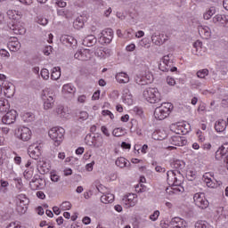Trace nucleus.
<instances>
[{"mask_svg": "<svg viewBox=\"0 0 228 228\" xmlns=\"http://www.w3.org/2000/svg\"><path fill=\"white\" fill-rule=\"evenodd\" d=\"M24 178L29 181L33 177V167L27 168L23 173Z\"/></svg>", "mask_w": 228, "mask_h": 228, "instance_id": "44", "label": "nucleus"}, {"mask_svg": "<svg viewBox=\"0 0 228 228\" xmlns=\"http://www.w3.org/2000/svg\"><path fill=\"white\" fill-rule=\"evenodd\" d=\"M101 35V38H102L105 44H110L111 40H113V29L111 28L102 30Z\"/></svg>", "mask_w": 228, "mask_h": 228, "instance_id": "17", "label": "nucleus"}, {"mask_svg": "<svg viewBox=\"0 0 228 228\" xmlns=\"http://www.w3.org/2000/svg\"><path fill=\"white\" fill-rule=\"evenodd\" d=\"M224 156H225V154H224L220 149H218L216 151V159L217 161H220L222 160V159L224 158Z\"/></svg>", "mask_w": 228, "mask_h": 228, "instance_id": "52", "label": "nucleus"}, {"mask_svg": "<svg viewBox=\"0 0 228 228\" xmlns=\"http://www.w3.org/2000/svg\"><path fill=\"white\" fill-rule=\"evenodd\" d=\"M139 45H141V47H144L145 49H149V47H151V42L149 41V38L145 37L139 42Z\"/></svg>", "mask_w": 228, "mask_h": 228, "instance_id": "46", "label": "nucleus"}, {"mask_svg": "<svg viewBox=\"0 0 228 228\" xmlns=\"http://www.w3.org/2000/svg\"><path fill=\"white\" fill-rule=\"evenodd\" d=\"M16 136L23 142H28V140H31V130L28 127L21 126L18 128Z\"/></svg>", "mask_w": 228, "mask_h": 228, "instance_id": "8", "label": "nucleus"}, {"mask_svg": "<svg viewBox=\"0 0 228 228\" xmlns=\"http://www.w3.org/2000/svg\"><path fill=\"white\" fill-rule=\"evenodd\" d=\"M198 31L201 38H205V40L211 38V28L209 27L200 25L198 27Z\"/></svg>", "mask_w": 228, "mask_h": 228, "instance_id": "16", "label": "nucleus"}, {"mask_svg": "<svg viewBox=\"0 0 228 228\" xmlns=\"http://www.w3.org/2000/svg\"><path fill=\"white\" fill-rule=\"evenodd\" d=\"M195 228H211V225L206 221H198L195 224Z\"/></svg>", "mask_w": 228, "mask_h": 228, "instance_id": "43", "label": "nucleus"}, {"mask_svg": "<svg viewBox=\"0 0 228 228\" xmlns=\"http://www.w3.org/2000/svg\"><path fill=\"white\" fill-rule=\"evenodd\" d=\"M28 154L32 159H38L42 154V150H40V146L32 144L28 147Z\"/></svg>", "mask_w": 228, "mask_h": 228, "instance_id": "12", "label": "nucleus"}, {"mask_svg": "<svg viewBox=\"0 0 228 228\" xmlns=\"http://www.w3.org/2000/svg\"><path fill=\"white\" fill-rule=\"evenodd\" d=\"M116 80L120 84L129 83V75L126 72H119L116 74Z\"/></svg>", "mask_w": 228, "mask_h": 228, "instance_id": "25", "label": "nucleus"}, {"mask_svg": "<svg viewBox=\"0 0 228 228\" xmlns=\"http://www.w3.org/2000/svg\"><path fill=\"white\" fill-rule=\"evenodd\" d=\"M15 120H17V110H9L2 118L3 124H6L7 126H10V124H14Z\"/></svg>", "mask_w": 228, "mask_h": 228, "instance_id": "10", "label": "nucleus"}, {"mask_svg": "<svg viewBox=\"0 0 228 228\" xmlns=\"http://www.w3.org/2000/svg\"><path fill=\"white\" fill-rule=\"evenodd\" d=\"M69 11H66L65 9H59L57 10V15L61 17H65L66 19H69Z\"/></svg>", "mask_w": 228, "mask_h": 228, "instance_id": "48", "label": "nucleus"}, {"mask_svg": "<svg viewBox=\"0 0 228 228\" xmlns=\"http://www.w3.org/2000/svg\"><path fill=\"white\" fill-rule=\"evenodd\" d=\"M91 143L92 144L90 145H94L96 149H99L100 147H102V145H104V138L102 134H97L93 137Z\"/></svg>", "mask_w": 228, "mask_h": 228, "instance_id": "22", "label": "nucleus"}, {"mask_svg": "<svg viewBox=\"0 0 228 228\" xmlns=\"http://www.w3.org/2000/svg\"><path fill=\"white\" fill-rule=\"evenodd\" d=\"M36 22H37V24H40L41 26H47V24H49V20H47V18H44V16L39 15L36 18Z\"/></svg>", "mask_w": 228, "mask_h": 228, "instance_id": "41", "label": "nucleus"}, {"mask_svg": "<svg viewBox=\"0 0 228 228\" xmlns=\"http://www.w3.org/2000/svg\"><path fill=\"white\" fill-rule=\"evenodd\" d=\"M123 97V102L125 104H127L128 106H132L134 101H133V94H126V96Z\"/></svg>", "mask_w": 228, "mask_h": 228, "instance_id": "45", "label": "nucleus"}, {"mask_svg": "<svg viewBox=\"0 0 228 228\" xmlns=\"http://www.w3.org/2000/svg\"><path fill=\"white\" fill-rule=\"evenodd\" d=\"M212 22L216 26H221L223 28H228V15L225 14H216L213 17Z\"/></svg>", "mask_w": 228, "mask_h": 228, "instance_id": "9", "label": "nucleus"}, {"mask_svg": "<svg viewBox=\"0 0 228 228\" xmlns=\"http://www.w3.org/2000/svg\"><path fill=\"white\" fill-rule=\"evenodd\" d=\"M44 184H45V181L42 179L40 175H35L32 180L29 182V187L31 190H41L44 188Z\"/></svg>", "mask_w": 228, "mask_h": 228, "instance_id": "7", "label": "nucleus"}, {"mask_svg": "<svg viewBox=\"0 0 228 228\" xmlns=\"http://www.w3.org/2000/svg\"><path fill=\"white\" fill-rule=\"evenodd\" d=\"M56 113L61 118H69V113L64 106L59 105L56 109Z\"/></svg>", "mask_w": 228, "mask_h": 228, "instance_id": "30", "label": "nucleus"}, {"mask_svg": "<svg viewBox=\"0 0 228 228\" xmlns=\"http://www.w3.org/2000/svg\"><path fill=\"white\" fill-rule=\"evenodd\" d=\"M159 216V210H156L152 215L150 216V220H152V222H156Z\"/></svg>", "mask_w": 228, "mask_h": 228, "instance_id": "53", "label": "nucleus"}, {"mask_svg": "<svg viewBox=\"0 0 228 228\" xmlns=\"http://www.w3.org/2000/svg\"><path fill=\"white\" fill-rule=\"evenodd\" d=\"M215 129L216 133H224L225 129H227V123L224 121V119H220L216 122L215 124Z\"/></svg>", "mask_w": 228, "mask_h": 228, "instance_id": "26", "label": "nucleus"}, {"mask_svg": "<svg viewBox=\"0 0 228 228\" xmlns=\"http://www.w3.org/2000/svg\"><path fill=\"white\" fill-rule=\"evenodd\" d=\"M74 58L76 60H80L81 61H86L88 57L86 56V50H78L75 54Z\"/></svg>", "mask_w": 228, "mask_h": 228, "instance_id": "31", "label": "nucleus"}, {"mask_svg": "<svg viewBox=\"0 0 228 228\" xmlns=\"http://www.w3.org/2000/svg\"><path fill=\"white\" fill-rule=\"evenodd\" d=\"M42 99L44 101V110H52V108L54 106V98L49 94H43Z\"/></svg>", "mask_w": 228, "mask_h": 228, "instance_id": "15", "label": "nucleus"}, {"mask_svg": "<svg viewBox=\"0 0 228 228\" xmlns=\"http://www.w3.org/2000/svg\"><path fill=\"white\" fill-rule=\"evenodd\" d=\"M23 122H33L35 120V114L31 112H26L22 115Z\"/></svg>", "mask_w": 228, "mask_h": 228, "instance_id": "39", "label": "nucleus"}, {"mask_svg": "<svg viewBox=\"0 0 228 228\" xmlns=\"http://www.w3.org/2000/svg\"><path fill=\"white\" fill-rule=\"evenodd\" d=\"M134 82L136 83V85H140L141 86H143L145 85H149L147 83V81L145 80V78L142 77V75H137L134 77Z\"/></svg>", "mask_w": 228, "mask_h": 228, "instance_id": "40", "label": "nucleus"}, {"mask_svg": "<svg viewBox=\"0 0 228 228\" xmlns=\"http://www.w3.org/2000/svg\"><path fill=\"white\" fill-rule=\"evenodd\" d=\"M207 76H209V69H200L197 72V77H200V79H204Z\"/></svg>", "mask_w": 228, "mask_h": 228, "instance_id": "42", "label": "nucleus"}, {"mask_svg": "<svg viewBox=\"0 0 228 228\" xmlns=\"http://www.w3.org/2000/svg\"><path fill=\"white\" fill-rule=\"evenodd\" d=\"M41 77H43V79H49V69H43L41 70Z\"/></svg>", "mask_w": 228, "mask_h": 228, "instance_id": "51", "label": "nucleus"}, {"mask_svg": "<svg viewBox=\"0 0 228 228\" xmlns=\"http://www.w3.org/2000/svg\"><path fill=\"white\" fill-rule=\"evenodd\" d=\"M88 118V112L86 111H80L79 113V120H87Z\"/></svg>", "mask_w": 228, "mask_h": 228, "instance_id": "55", "label": "nucleus"}, {"mask_svg": "<svg viewBox=\"0 0 228 228\" xmlns=\"http://www.w3.org/2000/svg\"><path fill=\"white\" fill-rule=\"evenodd\" d=\"M50 177H51V181H53V183H58V181H60V175H58L54 173H52Z\"/></svg>", "mask_w": 228, "mask_h": 228, "instance_id": "60", "label": "nucleus"}, {"mask_svg": "<svg viewBox=\"0 0 228 228\" xmlns=\"http://www.w3.org/2000/svg\"><path fill=\"white\" fill-rule=\"evenodd\" d=\"M215 13H216V9L215 7H210L204 14H203V18L205 19V20H209V19H211Z\"/></svg>", "mask_w": 228, "mask_h": 228, "instance_id": "38", "label": "nucleus"}, {"mask_svg": "<svg viewBox=\"0 0 228 228\" xmlns=\"http://www.w3.org/2000/svg\"><path fill=\"white\" fill-rule=\"evenodd\" d=\"M85 26V20L83 16L77 17L73 22V28L75 29H81Z\"/></svg>", "mask_w": 228, "mask_h": 228, "instance_id": "33", "label": "nucleus"}, {"mask_svg": "<svg viewBox=\"0 0 228 228\" xmlns=\"http://www.w3.org/2000/svg\"><path fill=\"white\" fill-rule=\"evenodd\" d=\"M13 181L17 190H22V178H14Z\"/></svg>", "mask_w": 228, "mask_h": 228, "instance_id": "49", "label": "nucleus"}, {"mask_svg": "<svg viewBox=\"0 0 228 228\" xmlns=\"http://www.w3.org/2000/svg\"><path fill=\"white\" fill-rule=\"evenodd\" d=\"M0 56H2V58H10V53L5 49H0Z\"/></svg>", "mask_w": 228, "mask_h": 228, "instance_id": "56", "label": "nucleus"}, {"mask_svg": "<svg viewBox=\"0 0 228 228\" xmlns=\"http://www.w3.org/2000/svg\"><path fill=\"white\" fill-rule=\"evenodd\" d=\"M61 69H60V67H55L53 68L52 69V75H51V78L53 81H58V79H60L61 76Z\"/></svg>", "mask_w": 228, "mask_h": 228, "instance_id": "35", "label": "nucleus"}, {"mask_svg": "<svg viewBox=\"0 0 228 228\" xmlns=\"http://www.w3.org/2000/svg\"><path fill=\"white\" fill-rule=\"evenodd\" d=\"M6 228H20V224L19 222H12Z\"/></svg>", "mask_w": 228, "mask_h": 228, "instance_id": "62", "label": "nucleus"}, {"mask_svg": "<svg viewBox=\"0 0 228 228\" xmlns=\"http://www.w3.org/2000/svg\"><path fill=\"white\" fill-rule=\"evenodd\" d=\"M56 4L59 6V8H65V6H67V2L63 0H57Z\"/></svg>", "mask_w": 228, "mask_h": 228, "instance_id": "64", "label": "nucleus"}, {"mask_svg": "<svg viewBox=\"0 0 228 228\" xmlns=\"http://www.w3.org/2000/svg\"><path fill=\"white\" fill-rule=\"evenodd\" d=\"M70 208H72V204H70V202L69 201L62 202L61 208L63 209V211H69Z\"/></svg>", "mask_w": 228, "mask_h": 228, "instance_id": "50", "label": "nucleus"}, {"mask_svg": "<svg viewBox=\"0 0 228 228\" xmlns=\"http://www.w3.org/2000/svg\"><path fill=\"white\" fill-rule=\"evenodd\" d=\"M172 165H173V168H175V170H173V172L177 174V170H178V172H181V170H183V168L184 167V162H183L179 159H175L173 161Z\"/></svg>", "mask_w": 228, "mask_h": 228, "instance_id": "34", "label": "nucleus"}, {"mask_svg": "<svg viewBox=\"0 0 228 228\" xmlns=\"http://www.w3.org/2000/svg\"><path fill=\"white\" fill-rule=\"evenodd\" d=\"M172 103L164 102L161 106L157 107L154 111V117L157 120H165L171 113Z\"/></svg>", "mask_w": 228, "mask_h": 228, "instance_id": "3", "label": "nucleus"}, {"mask_svg": "<svg viewBox=\"0 0 228 228\" xmlns=\"http://www.w3.org/2000/svg\"><path fill=\"white\" fill-rule=\"evenodd\" d=\"M172 127H173V133L176 134H183L184 133L183 131L184 126H183V123L173 124Z\"/></svg>", "mask_w": 228, "mask_h": 228, "instance_id": "36", "label": "nucleus"}, {"mask_svg": "<svg viewBox=\"0 0 228 228\" xmlns=\"http://www.w3.org/2000/svg\"><path fill=\"white\" fill-rule=\"evenodd\" d=\"M171 54L165 55L159 65V70L162 72H172V61H170Z\"/></svg>", "mask_w": 228, "mask_h": 228, "instance_id": "6", "label": "nucleus"}, {"mask_svg": "<svg viewBox=\"0 0 228 228\" xmlns=\"http://www.w3.org/2000/svg\"><path fill=\"white\" fill-rule=\"evenodd\" d=\"M101 131L105 136H110V131L108 130V127H106V126H102L101 127Z\"/></svg>", "mask_w": 228, "mask_h": 228, "instance_id": "63", "label": "nucleus"}, {"mask_svg": "<svg viewBox=\"0 0 228 228\" xmlns=\"http://www.w3.org/2000/svg\"><path fill=\"white\" fill-rule=\"evenodd\" d=\"M8 28L12 29L15 35H26V28L19 23H9Z\"/></svg>", "mask_w": 228, "mask_h": 228, "instance_id": "14", "label": "nucleus"}, {"mask_svg": "<svg viewBox=\"0 0 228 228\" xmlns=\"http://www.w3.org/2000/svg\"><path fill=\"white\" fill-rule=\"evenodd\" d=\"M135 49L136 45L134 44H130L126 47V51H127L128 53H133V51H134Z\"/></svg>", "mask_w": 228, "mask_h": 228, "instance_id": "61", "label": "nucleus"}, {"mask_svg": "<svg viewBox=\"0 0 228 228\" xmlns=\"http://www.w3.org/2000/svg\"><path fill=\"white\" fill-rule=\"evenodd\" d=\"M151 42L155 44V45H163L164 42H167V38L162 34L154 33L151 35Z\"/></svg>", "mask_w": 228, "mask_h": 228, "instance_id": "20", "label": "nucleus"}, {"mask_svg": "<svg viewBox=\"0 0 228 228\" xmlns=\"http://www.w3.org/2000/svg\"><path fill=\"white\" fill-rule=\"evenodd\" d=\"M172 227L173 228H185L184 220L181 217H175L172 219Z\"/></svg>", "mask_w": 228, "mask_h": 228, "instance_id": "28", "label": "nucleus"}, {"mask_svg": "<svg viewBox=\"0 0 228 228\" xmlns=\"http://www.w3.org/2000/svg\"><path fill=\"white\" fill-rule=\"evenodd\" d=\"M113 200H115V195L111 193L103 194L101 197V202H102L103 204H111Z\"/></svg>", "mask_w": 228, "mask_h": 228, "instance_id": "29", "label": "nucleus"}, {"mask_svg": "<svg viewBox=\"0 0 228 228\" xmlns=\"http://www.w3.org/2000/svg\"><path fill=\"white\" fill-rule=\"evenodd\" d=\"M62 93L64 95H74L76 94V86L72 84H66L62 86Z\"/></svg>", "mask_w": 228, "mask_h": 228, "instance_id": "24", "label": "nucleus"}, {"mask_svg": "<svg viewBox=\"0 0 228 228\" xmlns=\"http://www.w3.org/2000/svg\"><path fill=\"white\" fill-rule=\"evenodd\" d=\"M122 129L121 128H115L113 131H112V134L113 136H116V137H120L122 136Z\"/></svg>", "mask_w": 228, "mask_h": 228, "instance_id": "58", "label": "nucleus"}, {"mask_svg": "<svg viewBox=\"0 0 228 228\" xmlns=\"http://www.w3.org/2000/svg\"><path fill=\"white\" fill-rule=\"evenodd\" d=\"M23 203H18L16 211L19 215H24L28 211V204H29V200H22Z\"/></svg>", "mask_w": 228, "mask_h": 228, "instance_id": "23", "label": "nucleus"}, {"mask_svg": "<svg viewBox=\"0 0 228 228\" xmlns=\"http://www.w3.org/2000/svg\"><path fill=\"white\" fill-rule=\"evenodd\" d=\"M122 203L125 204L126 208H134L136 206V194H127L123 197Z\"/></svg>", "mask_w": 228, "mask_h": 228, "instance_id": "13", "label": "nucleus"}, {"mask_svg": "<svg viewBox=\"0 0 228 228\" xmlns=\"http://www.w3.org/2000/svg\"><path fill=\"white\" fill-rule=\"evenodd\" d=\"M193 200L194 204L200 209H206L209 206V202L206 200L204 193H195Z\"/></svg>", "mask_w": 228, "mask_h": 228, "instance_id": "5", "label": "nucleus"}, {"mask_svg": "<svg viewBox=\"0 0 228 228\" xmlns=\"http://www.w3.org/2000/svg\"><path fill=\"white\" fill-rule=\"evenodd\" d=\"M49 137L54 142L55 147H58L65 136V129L63 127H53L48 132Z\"/></svg>", "mask_w": 228, "mask_h": 228, "instance_id": "4", "label": "nucleus"}, {"mask_svg": "<svg viewBox=\"0 0 228 228\" xmlns=\"http://www.w3.org/2000/svg\"><path fill=\"white\" fill-rule=\"evenodd\" d=\"M43 53L45 56H49V54L53 53V46L51 45L45 46V49L43 50Z\"/></svg>", "mask_w": 228, "mask_h": 228, "instance_id": "54", "label": "nucleus"}, {"mask_svg": "<svg viewBox=\"0 0 228 228\" xmlns=\"http://www.w3.org/2000/svg\"><path fill=\"white\" fill-rule=\"evenodd\" d=\"M61 42L63 44V45H67L68 47H72V49H75L77 47V40L74 38L72 36L64 35L61 37Z\"/></svg>", "mask_w": 228, "mask_h": 228, "instance_id": "11", "label": "nucleus"}, {"mask_svg": "<svg viewBox=\"0 0 228 228\" xmlns=\"http://www.w3.org/2000/svg\"><path fill=\"white\" fill-rule=\"evenodd\" d=\"M204 182L206 183L208 188H217L218 182L213 181V179H208V175H203Z\"/></svg>", "mask_w": 228, "mask_h": 228, "instance_id": "37", "label": "nucleus"}, {"mask_svg": "<svg viewBox=\"0 0 228 228\" xmlns=\"http://www.w3.org/2000/svg\"><path fill=\"white\" fill-rule=\"evenodd\" d=\"M142 77L145 78L149 85L150 83H152V81L154 80V77L151 72H145L144 75H142Z\"/></svg>", "mask_w": 228, "mask_h": 228, "instance_id": "47", "label": "nucleus"}, {"mask_svg": "<svg viewBox=\"0 0 228 228\" xmlns=\"http://www.w3.org/2000/svg\"><path fill=\"white\" fill-rule=\"evenodd\" d=\"M7 47L12 53H17V51H19V49H20V42H19V39H17V37H12L7 44Z\"/></svg>", "mask_w": 228, "mask_h": 228, "instance_id": "19", "label": "nucleus"}, {"mask_svg": "<svg viewBox=\"0 0 228 228\" xmlns=\"http://www.w3.org/2000/svg\"><path fill=\"white\" fill-rule=\"evenodd\" d=\"M8 110H10V103L8 102V100L4 98L0 99V112L6 113Z\"/></svg>", "mask_w": 228, "mask_h": 228, "instance_id": "32", "label": "nucleus"}, {"mask_svg": "<svg viewBox=\"0 0 228 228\" xmlns=\"http://www.w3.org/2000/svg\"><path fill=\"white\" fill-rule=\"evenodd\" d=\"M82 44L86 47H94L97 44V37L94 35L87 36L84 38Z\"/></svg>", "mask_w": 228, "mask_h": 228, "instance_id": "21", "label": "nucleus"}, {"mask_svg": "<svg viewBox=\"0 0 228 228\" xmlns=\"http://www.w3.org/2000/svg\"><path fill=\"white\" fill-rule=\"evenodd\" d=\"M142 97L151 104H156L161 101V93L156 87H147L142 92Z\"/></svg>", "mask_w": 228, "mask_h": 228, "instance_id": "1", "label": "nucleus"}, {"mask_svg": "<svg viewBox=\"0 0 228 228\" xmlns=\"http://www.w3.org/2000/svg\"><path fill=\"white\" fill-rule=\"evenodd\" d=\"M172 175L174 177L173 184H172V193L176 195H181V193H184V187H183V175H181V171L177 170L176 173L172 171Z\"/></svg>", "mask_w": 228, "mask_h": 228, "instance_id": "2", "label": "nucleus"}, {"mask_svg": "<svg viewBox=\"0 0 228 228\" xmlns=\"http://www.w3.org/2000/svg\"><path fill=\"white\" fill-rule=\"evenodd\" d=\"M116 165L119 167V168H126V167H131V162H127V159L124 157H119L116 159Z\"/></svg>", "mask_w": 228, "mask_h": 228, "instance_id": "27", "label": "nucleus"}, {"mask_svg": "<svg viewBox=\"0 0 228 228\" xmlns=\"http://www.w3.org/2000/svg\"><path fill=\"white\" fill-rule=\"evenodd\" d=\"M192 54H195L196 56H199L202 51V46H198L196 48H192Z\"/></svg>", "mask_w": 228, "mask_h": 228, "instance_id": "59", "label": "nucleus"}, {"mask_svg": "<svg viewBox=\"0 0 228 228\" xmlns=\"http://www.w3.org/2000/svg\"><path fill=\"white\" fill-rule=\"evenodd\" d=\"M219 150L224 154V156H225V154H227V152H228V142H225V143H224L220 148H219Z\"/></svg>", "mask_w": 228, "mask_h": 228, "instance_id": "57", "label": "nucleus"}, {"mask_svg": "<svg viewBox=\"0 0 228 228\" xmlns=\"http://www.w3.org/2000/svg\"><path fill=\"white\" fill-rule=\"evenodd\" d=\"M188 141H186V139L181 135L172 136V145H175V147H183V145H186Z\"/></svg>", "mask_w": 228, "mask_h": 228, "instance_id": "18", "label": "nucleus"}]
</instances>
